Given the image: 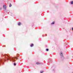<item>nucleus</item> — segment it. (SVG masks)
Wrapping results in <instances>:
<instances>
[{"label": "nucleus", "mask_w": 73, "mask_h": 73, "mask_svg": "<svg viewBox=\"0 0 73 73\" xmlns=\"http://www.w3.org/2000/svg\"><path fill=\"white\" fill-rule=\"evenodd\" d=\"M54 24V22H53L51 23V24Z\"/></svg>", "instance_id": "obj_9"}, {"label": "nucleus", "mask_w": 73, "mask_h": 73, "mask_svg": "<svg viewBox=\"0 0 73 73\" xmlns=\"http://www.w3.org/2000/svg\"><path fill=\"white\" fill-rule=\"evenodd\" d=\"M71 4H73V1H72L71 2Z\"/></svg>", "instance_id": "obj_10"}, {"label": "nucleus", "mask_w": 73, "mask_h": 73, "mask_svg": "<svg viewBox=\"0 0 73 73\" xmlns=\"http://www.w3.org/2000/svg\"><path fill=\"white\" fill-rule=\"evenodd\" d=\"M9 7H12V5L11 4H10L9 5Z\"/></svg>", "instance_id": "obj_8"}, {"label": "nucleus", "mask_w": 73, "mask_h": 73, "mask_svg": "<svg viewBox=\"0 0 73 73\" xmlns=\"http://www.w3.org/2000/svg\"><path fill=\"white\" fill-rule=\"evenodd\" d=\"M44 72V71H42L40 72L41 73H42Z\"/></svg>", "instance_id": "obj_11"}, {"label": "nucleus", "mask_w": 73, "mask_h": 73, "mask_svg": "<svg viewBox=\"0 0 73 73\" xmlns=\"http://www.w3.org/2000/svg\"><path fill=\"white\" fill-rule=\"evenodd\" d=\"M61 54H60V56H62V52H60Z\"/></svg>", "instance_id": "obj_6"}, {"label": "nucleus", "mask_w": 73, "mask_h": 73, "mask_svg": "<svg viewBox=\"0 0 73 73\" xmlns=\"http://www.w3.org/2000/svg\"><path fill=\"white\" fill-rule=\"evenodd\" d=\"M18 25H21V23L20 22H19L18 23Z\"/></svg>", "instance_id": "obj_4"}, {"label": "nucleus", "mask_w": 73, "mask_h": 73, "mask_svg": "<svg viewBox=\"0 0 73 73\" xmlns=\"http://www.w3.org/2000/svg\"><path fill=\"white\" fill-rule=\"evenodd\" d=\"M63 58H64V56L62 57Z\"/></svg>", "instance_id": "obj_16"}, {"label": "nucleus", "mask_w": 73, "mask_h": 73, "mask_svg": "<svg viewBox=\"0 0 73 73\" xmlns=\"http://www.w3.org/2000/svg\"><path fill=\"white\" fill-rule=\"evenodd\" d=\"M2 61V60L1 59L0 60V62H1Z\"/></svg>", "instance_id": "obj_14"}, {"label": "nucleus", "mask_w": 73, "mask_h": 73, "mask_svg": "<svg viewBox=\"0 0 73 73\" xmlns=\"http://www.w3.org/2000/svg\"><path fill=\"white\" fill-rule=\"evenodd\" d=\"M72 29L73 31V28H72Z\"/></svg>", "instance_id": "obj_15"}, {"label": "nucleus", "mask_w": 73, "mask_h": 73, "mask_svg": "<svg viewBox=\"0 0 73 73\" xmlns=\"http://www.w3.org/2000/svg\"><path fill=\"white\" fill-rule=\"evenodd\" d=\"M33 46V44H32L30 45V46H31V47H32V46Z\"/></svg>", "instance_id": "obj_5"}, {"label": "nucleus", "mask_w": 73, "mask_h": 73, "mask_svg": "<svg viewBox=\"0 0 73 73\" xmlns=\"http://www.w3.org/2000/svg\"><path fill=\"white\" fill-rule=\"evenodd\" d=\"M46 51H48V50H49L48 49H46Z\"/></svg>", "instance_id": "obj_13"}, {"label": "nucleus", "mask_w": 73, "mask_h": 73, "mask_svg": "<svg viewBox=\"0 0 73 73\" xmlns=\"http://www.w3.org/2000/svg\"><path fill=\"white\" fill-rule=\"evenodd\" d=\"M36 64H37V65H39L40 64H40L38 62L36 63Z\"/></svg>", "instance_id": "obj_7"}, {"label": "nucleus", "mask_w": 73, "mask_h": 73, "mask_svg": "<svg viewBox=\"0 0 73 73\" xmlns=\"http://www.w3.org/2000/svg\"><path fill=\"white\" fill-rule=\"evenodd\" d=\"M15 59H16V60H17L18 58L17 57H16L15 58H11V60H12V61L13 62H15V61H16L15 60Z\"/></svg>", "instance_id": "obj_2"}, {"label": "nucleus", "mask_w": 73, "mask_h": 73, "mask_svg": "<svg viewBox=\"0 0 73 73\" xmlns=\"http://www.w3.org/2000/svg\"><path fill=\"white\" fill-rule=\"evenodd\" d=\"M3 56H5V58L6 59V60H10V59H9V56H8V55H7V54H5V55L2 54Z\"/></svg>", "instance_id": "obj_1"}, {"label": "nucleus", "mask_w": 73, "mask_h": 73, "mask_svg": "<svg viewBox=\"0 0 73 73\" xmlns=\"http://www.w3.org/2000/svg\"><path fill=\"white\" fill-rule=\"evenodd\" d=\"M14 65H15V66H16V63H15L14 64Z\"/></svg>", "instance_id": "obj_12"}, {"label": "nucleus", "mask_w": 73, "mask_h": 73, "mask_svg": "<svg viewBox=\"0 0 73 73\" xmlns=\"http://www.w3.org/2000/svg\"><path fill=\"white\" fill-rule=\"evenodd\" d=\"M3 8L4 11H5L6 10V9L7 8V7L5 5H3Z\"/></svg>", "instance_id": "obj_3"}]
</instances>
